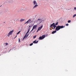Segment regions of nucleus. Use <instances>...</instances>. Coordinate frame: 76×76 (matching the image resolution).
<instances>
[{
  "label": "nucleus",
  "instance_id": "nucleus-1",
  "mask_svg": "<svg viewBox=\"0 0 76 76\" xmlns=\"http://www.w3.org/2000/svg\"><path fill=\"white\" fill-rule=\"evenodd\" d=\"M33 2L34 5L33 7V9L37 8V7L38 6V4L36 1L34 0Z\"/></svg>",
  "mask_w": 76,
  "mask_h": 76
},
{
  "label": "nucleus",
  "instance_id": "nucleus-2",
  "mask_svg": "<svg viewBox=\"0 0 76 76\" xmlns=\"http://www.w3.org/2000/svg\"><path fill=\"white\" fill-rule=\"evenodd\" d=\"M63 26H56V31H58L60 30L61 28H63V27H64Z\"/></svg>",
  "mask_w": 76,
  "mask_h": 76
},
{
  "label": "nucleus",
  "instance_id": "nucleus-3",
  "mask_svg": "<svg viewBox=\"0 0 76 76\" xmlns=\"http://www.w3.org/2000/svg\"><path fill=\"white\" fill-rule=\"evenodd\" d=\"M45 37V35H42V36H40L39 37V40H42L43 39H44Z\"/></svg>",
  "mask_w": 76,
  "mask_h": 76
},
{
  "label": "nucleus",
  "instance_id": "nucleus-4",
  "mask_svg": "<svg viewBox=\"0 0 76 76\" xmlns=\"http://www.w3.org/2000/svg\"><path fill=\"white\" fill-rule=\"evenodd\" d=\"M13 31H13V30L12 31H10L9 33V34H7V36L10 37V36L11 35H12V33Z\"/></svg>",
  "mask_w": 76,
  "mask_h": 76
},
{
  "label": "nucleus",
  "instance_id": "nucleus-5",
  "mask_svg": "<svg viewBox=\"0 0 76 76\" xmlns=\"http://www.w3.org/2000/svg\"><path fill=\"white\" fill-rule=\"evenodd\" d=\"M37 25H34L33 27V29H32L31 31H33L34 29H36L37 28Z\"/></svg>",
  "mask_w": 76,
  "mask_h": 76
},
{
  "label": "nucleus",
  "instance_id": "nucleus-6",
  "mask_svg": "<svg viewBox=\"0 0 76 76\" xmlns=\"http://www.w3.org/2000/svg\"><path fill=\"white\" fill-rule=\"evenodd\" d=\"M52 26H53V29H55V28L56 27H57V26H56L55 25H53L51 24L50 25V27L51 28V27H52Z\"/></svg>",
  "mask_w": 76,
  "mask_h": 76
},
{
  "label": "nucleus",
  "instance_id": "nucleus-7",
  "mask_svg": "<svg viewBox=\"0 0 76 76\" xmlns=\"http://www.w3.org/2000/svg\"><path fill=\"white\" fill-rule=\"evenodd\" d=\"M42 27H43V25H42L40 27H39L38 29H37V31L41 30V29L42 28Z\"/></svg>",
  "mask_w": 76,
  "mask_h": 76
},
{
  "label": "nucleus",
  "instance_id": "nucleus-8",
  "mask_svg": "<svg viewBox=\"0 0 76 76\" xmlns=\"http://www.w3.org/2000/svg\"><path fill=\"white\" fill-rule=\"evenodd\" d=\"M31 21V19H29V20L26 22V23L28 24L29 22Z\"/></svg>",
  "mask_w": 76,
  "mask_h": 76
},
{
  "label": "nucleus",
  "instance_id": "nucleus-9",
  "mask_svg": "<svg viewBox=\"0 0 76 76\" xmlns=\"http://www.w3.org/2000/svg\"><path fill=\"white\" fill-rule=\"evenodd\" d=\"M58 22H57V23H56V24H55V23H53V24H52V25H55V26H57V25H58Z\"/></svg>",
  "mask_w": 76,
  "mask_h": 76
},
{
  "label": "nucleus",
  "instance_id": "nucleus-10",
  "mask_svg": "<svg viewBox=\"0 0 76 76\" xmlns=\"http://www.w3.org/2000/svg\"><path fill=\"white\" fill-rule=\"evenodd\" d=\"M37 40H35L33 42V43H34V44H37L38 43V42H39V41H37ZM37 41V42H36Z\"/></svg>",
  "mask_w": 76,
  "mask_h": 76
},
{
  "label": "nucleus",
  "instance_id": "nucleus-11",
  "mask_svg": "<svg viewBox=\"0 0 76 76\" xmlns=\"http://www.w3.org/2000/svg\"><path fill=\"white\" fill-rule=\"evenodd\" d=\"M28 37V36H27V34H26L25 35V36H24V37L23 39V40L26 38Z\"/></svg>",
  "mask_w": 76,
  "mask_h": 76
},
{
  "label": "nucleus",
  "instance_id": "nucleus-12",
  "mask_svg": "<svg viewBox=\"0 0 76 76\" xmlns=\"http://www.w3.org/2000/svg\"><path fill=\"white\" fill-rule=\"evenodd\" d=\"M56 31H57L56 30L55 31H53L52 32V34H55V33H56L57 32Z\"/></svg>",
  "mask_w": 76,
  "mask_h": 76
},
{
  "label": "nucleus",
  "instance_id": "nucleus-13",
  "mask_svg": "<svg viewBox=\"0 0 76 76\" xmlns=\"http://www.w3.org/2000/svg\"><path fill=\"white\" fill-rule=\"evenodd\" d=\"M25 20L24 19H21L20 20V22H23V21Z\"/></svg>",
  "mask_w": 76,
  "mask_h": 76
},
{
  "label": "nucleus",
  "instance_id": "nucleus-14",
  "mask_svg": "<svg viewBox=\"0 0 76 76\" xmlns=\"http://www.w3.org/2000/svg\"><path fill=\"white\" fill-rule=\"evenodd\" d=\"M30 30V28H29V30H28V31L27 32V33L26 34H27L29 32Z\"/></svg>",
  "mask_w": 76,
  "mask_h": 76
},
{
  "label": "nucleus",
  "instance_id": "nucleus-15",
  "mask_svg": "<svg viewBox=\"0 0 76 76\" xmlns=\"http://www.w3.org/2000/svg\"><path fill=\"white\" fill-rule=\"evenodd\" d=\"M30 30V28H29V30H28V31L27 32V33L26 34H27L29 32Z\"/></svg>",
  "mask_w": 76,
  "mask_h": 76
},
{
  "label": "nucleus",
  "instance_id": "nucleus-16",
  "mask_svg": "<svg viewBox=\"0 0 76 76\" xmlns=\"http://www.w3.org/2000/svg\"><path fill=\"white\" fill-rule=\"evenodd\" d=\"M30 30V28H29V30H28V31L27 32V33L26 34H27L29 32Z\"/></svg>",
  "mask_w": 76,
  "mask_h": 76
},
{
  "label": "nucleus",
  "instance_id": "nucleus-17",
  "mask_svg": "<svg viewBox=\"0 0 76 76\" xmlns=\"http://www.w3.org/2000/svg\"><path fill=\"white\" fill-rule=\"evenodd\" d=\"M75 16H76V14H75L73 15V17L74 18L75 17Z\"/></svg>",
  "mask_w": 76,
  "mask_h": 76
},
{
  "label": "nucleus",
  "instance_id": "nucleus-18",
  "mask_svg": "<svg viewBox=\"0 0 76 76\" xmlns=\"http://www.w3.org/2000/svg\"><path fill=\"white\" fill-rule=\"evenodd\" d=\"M71 22V20H68V23H70Z\"/></svg>",
  "mask_w": 76,
  "mask_h": 76
},
{
  "label": "nucleus",
  "instance_id": "nucleus-19",
  "mask_svg": "<svg viewBox=\"0 0 76 76\" xmlns=\"http://www.w3.org/2000/svg\"><path fill=\"white\" fill-rule=\"evenodd\" d=\"M36 36L37 35H36V36H34L33 37V38H34H34H36Z\"/></svg>",
  "mask_w": 76,
  "mask_h": 76
},
{
  "label": "nucleus",
  "instance_id": "nucleus-20",
  "mask_svg": "<svg viewBox=\"0 0 76 76\" xmlns=\"http://www.w3.org/2000/svg\"><path fill=\"white\" fill-rule=\"evenodd\" d=\"M33 43H32L31 44H30V46H31L33 45Z\"/></svg>",
  "mask_w": 76,
  "mask_h": 76
},
{
  "label": "nucleus",
  "instance_id": "nucleus-21",
  "mask_svg": "<svg viewBox=\"0 0 76 76\" xmlns=\"http://www.w3.org/2000/svg\"><path fill=\"white\" fill-rule=\"evenodd\" d=\"M20 32H21V31H19L18 33L17 34H18L19 33H20Z\"/></svg>",
  "mask_w": 76,
  "mask_h": 76
},
{
  "label": "nucleus",
  "instance_id": "nucleus-22",
  "mask_svg": "<svg viewBox=\"0 0 76 76\" xmlns=\"http://www.w3.org/2000/svg\"><path fill=\"white\" fill-rule=\"evenodd\" d=\"M69 26V24L67 23L66 24V26Z\"/></svg>",
  "mask_w": 76,
  "mask_h": 76
},
{
  "label": "nucleus",
  "instance_id": "nucleus-23",
  "mask_svg": "<svg viewBox=\"0 0 76 76\" xmlns=\"http://www.w3.org/2000/svg\"><path fill=\"white\" fill-rule=\"evenodd\" d=\"M18 41H19V42H20V39H18Z\"/></svg>",
  "mask_w": 76,
  "mask_h": 76
},
{
  "label": "nucleus",
  "instance_id": "nucleus-24",
  "mask_svg": "<svg viewBox=\"0 0 76 76\" xmlns=\"http://www.w3.org/2000/svg\"><path fill=\"white\" fill-rule=\"evenodd\" d=\"M5 44L6 45H8V43H5Z\"/></svg>",
  "mask_w": 76,
  "mask_h": 76
},
{
  "label": "nucleus",
  "instance_id": "nucleus-25",
  "mask_svg": "<svg viewBox=\"0 0 76 76\" xmlns=\"http://www.w3.org/2000/svg\"><path fill=\"white\" fill-rule=\"evenodd\" d=\"M41 20V19H39L37 20V21L40 20Z\"/></svg>",
  "mask_w": 76,
  "mask_h": 76
},
{
  "label": "nucleus",
  "instance_id": "nucleus-26",
  "mask_svg": "<svg viewBox=\"0 0 76 76\" xmlns=\"http://www.w3.org/2000/svg\"><path fill=\"white\" fill-rule=\"evenodd\" d=\"M74 9L75 10H76V7H74Z\"/></svg>",
  "mask_w": 76,
  "mask_h": 76
},
{
  "label": "nucleus",
  "instance_id": "nucleus-27",
  "mask_svg": "<svg viewBox=\"0 0 76 76\" xmlns=\"http://www.w3.org/2000/svg\"><path fill=\"white\" fill-rule=\"evenodd\" d=\"M17 37V36H16L14 38V39H15V38H16Z\"/></svg>",
  "mask_w": 76,
  "mask_h": 76
},
{
  "label": "nucleus",
  "instance_id": "nucleus-28",
  "mask_svg": "<svg viewBox=\"0 0 76 76\" xmlns=\"http://www.w3.org/2000/svg\"><path fill=\"white\" fill-rule=\"evenodd\" d=\"M38 31L37 30V32H38Z\"/></svg>",
  "mask_w": 76,
  "mask_h": 76
},
{
  "label": "nucleus",
  "instance_id": "nucleus-29",
  "mask_svg": "<svg viewBox=\"0 0 76 76\" xmlns=\"http://www.w3.org/2000/svg\"><path fill=\"white\" fill-rule=\"evenodd\" d=\"M29 27H31V26H29Z\"/></svg>",
  "mask_w": 76,
  "mask_h": 76
},
{
  "label": "nucleus",
  "instance_id": "nucleus-30",
  "mask_svg": "<svg viewBox=\"0 0 76 76\" xmlns=\"http://www.w3.org/2000/svg\"><path fill=\"white\" fill-rule=\"evenodd\" d=\"M41 22H40V23H41Z\"/></svg>",
  "mask_w": 76,
  "mask_h": 76
},
{
  "label": "nucleus",
  "instance_id": "nucleus-31",
  "mask_svg": "<svg viewBox=\"0 0 76 76\" xmlns=\"http://www.w3.org/2000/svg\"><path fill=\"white\" fill-rule=\"evenodd\" d=\"M5 22H4V23H5Z\"/></svg>",
  "mask_w": 76,
  "mask_h": 76
}]
</instances>
